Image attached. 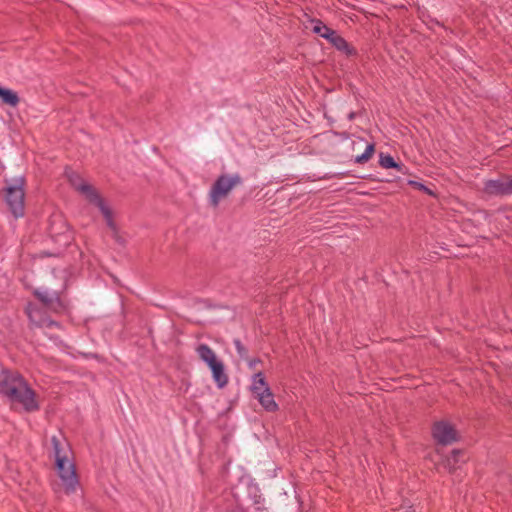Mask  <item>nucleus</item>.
<instances>
[{
	"label": "nucleus",
	"instance_id": "nucleus-1",
	"mask_svg": "<svg viewBox=\"0 0 512 512\" xmlns=\"http://www.w3.org/2000/svg\"><path fill=\"white\" fill-rule=\"evenodd\" d=\"M0 396L12 405H21L26 412H34L39 409L35 391L18 371L8 368L1 369Z\"/></svg>",
	"mask_w": 512,
	"mask_h": 512
},
{
	"label": "nucleus",
	"instance_id": "nucleus-2",
	"mask_svg": "<svg viewBox=\"0 0 512 512\" xmlns=\"http://www.w3.org/2000/svg\"><path fill=\"white\" fill-rule=\"evenodd\" d=\"M5 186L2 189L5 203L15 218L23 217L25 214V185L24 176L12 180L5 179Z\"/></svg>",
	"mask_w": 512,
	"mask_h": 512
},
{
	"label": "nucleus",
	"instance_id": "nucleus-3",
	"mask_svg": "<svg viewBox=\"0 0 512 512\" xmlns=\"http://www.w3.org/2000/svg\"><path fill=\"white\" fill-rule=\"evenodd\" d=\"M242 183L243 179L238 173L233 175L221 174L218 176L209 191V202L211 206L217 207L220 201L226 198L234 187Z\"/></svg>",
	"mask_w": 512,
	"mask_h": 512
},
{
	"label": "nucleus",
	"instance_id": "nucleus-4",
	"mask_svg": "<svg viewBox=\"0 0 512 512\" xmlns=\"http://www.w3.org/2000/svg\"><path fill=\"white\" fill-rule=\"evenodd\" d=\"M313 33L329 41L337 50L345 53L347 56H356L357 50L352 47L341 35L334 29L328 27L319 19H313Z\"/></svg>",
	"mask_w": 512,
	"mask_h": 512
},
{
	"label": "nucleus",
	"instance_id": "nucleus-5",
	"mask_svg": "<svg viewBox=\"0 0 512 512\" xmlns=\"http://www.w3.org/2000/svg\"><path fill=\"white\" fill-rule=\"evenodd\" d=\"M55 466L65 493L68 495L74 493L79 485L75 465L68 462L67 458H59L55 461Z\"/></svg>",
	"mask_w": 512,
	"mask_h": 512
},
{
	"label": "nucleus",
	"instance_id": "nucleus-6",
	"mask_svg": "<svg viewBox=\"0 0 512 512\" xmlns=\"http://www.w3.org/2000/svg\"><path fill=\"white\" fill-rule=\"evenodd\" d=\"M431 433L435 442L442 446L451 445L460 439L455 426L446 420L436 421L432 425Z\"/></svg>",
	"mask_w": 512,
	"mask_h": 512
},
{
	"label": "nucleus",
	"instance_id": "nucleus-7",
	"mask_svg": "<svg viewBox=\"0 0 512 512\" xmlns=\"http://www.w3.org/2000/svg\"><path fill=\"white\" fill-rule=\"evenodd\" d=\"M484 192L490 196L512 195V177L504 176L499 179H489L484 183Z\"/></svg>",
	"mask_w": 512,
	"mask_h": 512
},
{
	"label": "nucleus",
	"instance_id": "nucleus-8",
	"mask_svg": "<svg viewBox=\"0 0 512 512\" xmlns=\"http://www.w3.org/2000/svg\"><path fill=\"white\" fill-rule=\"evenodd\" d=\"M84 189H85V191H88L90 194L89 195L90 203L96 205L100 209L101 213L103 214V216L106 220L108 227L110 229H112L113 231H115L116 225L112 218V212L109 209V207L106 206L104 200L101 198L99 193L96 191L95 188L84 187Z\"/></svg>",
	"mask_w": 512,
	"mask_h": 512
},
{
	"label": "nucleus",
	"instance_id": "nucleus-9",
	"mask_svg": "<svg viewBox=\"0 0 512 512\" xmlns=\"http://www.w3.org/2000/svg\"><path fill=\"white\" fill-rule=\"evenodd\" d=\"M34 296L48 309L58 311L63 308L61 298L57 292L48 293L46 291L35 290Z\"/></svg>",
	"mask_w": 512,
	"mask_h": 512
},
{
	"label": "nucleus",
	"instance_id": "nucleus-10",
	"mask_svg": "<svg viewBox=\"0 0 512 512\" xmlns=\"http://www.w3.org/2000/svg\"><path fill=\"white\" fill-rule=\"evenodd\" d=\"M365 146V150L362 154L355 156L354 162L357 164L367 163L375 153V144L367 143L363 138H358L357 141H352V149L361 148Z\"/></svg>",
	"mask_w": 512,
	"mask_h": 512
},
{
	"label": "nucleus",
	"instance_id": "nucleus-11",
	"mask_svg": "<svg viewBox=\"0 0 512 512\" xmlns=\"http://www.w3.org/2000/svg\"><path fill=\"white\" fill-rule=\"evenodd\" d=\"M27 315L30 322L36 327H47L58 326V323L49 317L43 316L41 311L37 308L27 307Z\"/></svg>",
	"mask_w": 512,
	"mask_h": 512
},
{
	"label": "nucleus",
	"instance_id": "nucleus-12",
	"mask_svg": "<svg viewBox=\"0 0 512 512\" xmlns=\"http://www.w3.org/2000/svg\"><path fill=\"white\" fill-rule=\"evenodd\" d=\"M254 396L267 412H275L279 409L271 389H265L264 392L257 393Z\"/></svg>",
	"mask_w": 512,
	"mask_h": 512
},
{
	"label": "nucleus",
	"instance_id": "nucleus-13",
	"mask_svg": "<svg viewBox=\"0 0 512 512\" xmlns=\"http://www.w3.org/2000/svg\"><path fill=\"white\" fill-rule=\"evenodd\" d=\"M465 451L463 449H453L450 455L445 460V467L448 468L450 473H453L459 463L465 462Z\"/></svg>",
	"mask_w": 512,
	"mask_h": 512
},
{
	"label": "nucleus",
	"instance_id": "nucleus-14",
	"mask_svg": "<svg viewBox=\"0 0 512 512\" xmlns=\"http://www.w3.org/2000/svg\"><path fill=\"white\" fill-rule=\"evenodd\" d=\"M0 100L3 104L15 107L18 105L20 98L15 91L0 86Z\"/></svg>",
	"mask_w": 512,
	"mask_h": 512
},
{
	"label": "nucleus",
	"instance_id": "nucleus-15",
	"mask_svg": "<svg viewBox=\"0 0 512 512\" xmlns=\"http://www.w3.org/2000/svg\"><path fill=\"white\" fill-rule=\"evenodd\" d=\"M69 181H70L71 185L76 190H78L79 192L84 194L85 197L87 198V200L90 202V197H89L90 194L88 191H85L84 187H90V188H94V187L92 185L84 182L83 179L76 173H72L71 175H69Z\"/></svg>",
	"mask_w": 512,
	"mask_h": 512
},
{
	"label": "nucleus",
	"instance_id": "nucleus-16",
	"mask_svg": "<svg viewBox=\"0 0 512 512\" xmlns=\"http://www.w3.org/2000/svg\"><path fill=\"white\" fill-rule=\"evenodd\" d=\"M265 389H270L265 376L262 372H258L253 376V382L251 386V391L253 395L264 392Z\"/></svg>",
	"mask_w": 512,
	"mask_h": 512
},
{
	"label": "nucleus",
	"instance_id": "nucleus-17",
	"mask_svg": "<svg viewBox=\"0 0 512 512\" xmlns=\"http://www.w3.org/2000/svg\"><path fill=\"white\" fill-rule=\"evenodd\" d=\"M211 373H212V378L215 381V383L217 384L218 388H220V389L224 388L228 384L229 377L225 373L224 364H222L218 368L212 370Z\"/></svg>",
	"mask_w": 512,
	"mask_h": 512
},
{
	"label": "nucleus",
	"instance_id": "nucleus-18",
	"mask_svg": "<svg viewBox=\"0 0 512 512\" xmlns=\"http://www.w3.org/2000/svg\"><path fill=\"white\" fill-rule=\"evenodd\" d=\"M196 353L205 363L216 357L215 352L207 344H199L196 348Z\"/></svg>",
	"mask_w": 512,
	"mask_h": 512
},
{
	"label": "nucleus",
	"instance_id": "nucleus-19",
	"mask_svg": "<svg viewBox=\"0 0 512 512\" xmlns=\"http://www.w3.org/2000/svg\"><path fill=\"white\" fill-rule=\"evenodd\" d=\"M379 164L383 168H394L398 171H401L403 166L402 164L397 163L391 155L383 153L380 154Z\"/></svg>",
	"mask_w": 512,
	"mask_h": 512
},
{
	"label": "nucleus",
	"instance_id": "nucleus-20",
	"mask_svg": "<svg viewBox=\"0 0 512 512\" xmlns=\"http://www.w3.org/2000/svg\"><path fill=\"white\" fill-rule=\"evenodd\" d=\"M51 443L53 446L55 461L59 458H67L65 455H62L61 442L57 436H52Z\"/></svg>",
	"mask_w": 512,
	"mask_h": 512
},
{
	"label": "nucleus",
	"instance_id": "nucleus-21",
	"mask_svg": "<svg viewBox=\"0 0 512 512\" xmlns=\"http://www.w3.org/2000/svg\"><path fill=\"white\" fill-rule=\"evenodd\" d=\"M234 346L239 357L243 360H248V349L243 345L240 339L233 340Z\"/></svg>",
	"mask_w": 512,
	"mask_h": 512
},
{
	"label": "nucleus",
	"instance_id": "nucleus-22",
	"mask_svg": "<svg viewBox=\"0 0 512 512\" xmlns=\"http://www.w3.org/2000/svg\"><path fill=\"white\" fill-rule=\"evenodd\" d=\"M409 185L412 186L413 188L419 190V191H422V192L426 193L427 195L435 196V193L433 192V190H431L430 188H428L426 185H424L421 182H418V181H415V180H410L409 181Z\"/></svg>",
	"mask_w": 512,
	"mask_h": 512
},
{
	"label": "nucleus",
	"instance_id": "nucleus-23",
	"mask_svg": "<svg viewBox=\"0 0 512 512\" xmlns=\"http://www.w3.org/2000/svg\"><path fill=\"white\" fill-rule=\"evenodd\" d=\"M206 364L209 367V369L212 371V370L218 368L219 366H221L224 363L220 359H218L217 356H216L215 358H213L210 361H208Z\"/></svg>",
	"mask_w": 512,
	"mask_h": 512
},
{
	"label": "nucleus",
	"instance_id": "nucleus-24",
	"mask_svg": "<svg viewBox=\"0 0 512 512\" xmlns=\"http://www.w3.org/2000/svg\"><path fill=\"white\" fill-rule=\"evenodd\" d=\"M246 361L248 362V365L251 369L255 368L256 365L261 362V360L258 358H254V359L248 358V360H246Z\"/></svg>",
	"mask_w": 512,
	"mask_h": 512
},
{
	"label": "nucleus",
	"instance_id": "nucleus-25",
	"mask_svg": "<svg viewBox=\"0 0 512 512\" xmlns=\"http://www.w3.org/2000/svg\"><path fill=\"white\" fill-rule=\"evenodd\" d=\"M349 118H350V119H353V118H354V113H353V112H352V113H350Z\"/></svg>",
	"mask_w": 512,
	"mask_h": 512
},
{
	"label": "nucleus",
	"instance_id": "nucleus-26",
	"mask_svg": "<svg viewBox=\"0 0 512 512\" xmlns=\"http://www.w3.org/2000/svg\"><path fill=\"white\" fill-rule=\"evenodd\" d=\"M258 511H259V512H264V509H260V508H258Z\"/></svg>",
	"mask_w": 512,
	"mask_h": 512
}]
</instances>
